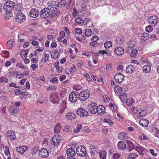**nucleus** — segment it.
Instances as JSON below:
<instances>
[{"label": "nucleus", "instance_id": "obj_1", "mask_svg": "<svg viewBox=\"0 0 159 159\" xmlns=\"http://www.w3.org/2000/svg\"><path fill=\"white\" fill-rule=\"evenodd\" d=\"M14 6V3L11 1L7 2L5 3L4 10L7 12V16L10 17L12 16V13L11 11H13Z\"/></svg>", "mask_w": 159, "mask_h": 159}, {"label": "nucleus", "instance_id": "obj_2", "mask_svg": "<svg viewBox=\"0 0 159 159\" xmlns=\"http://www.w3.org/2000/svg\"><path fill=\"white\" fill-rule=\"evenodd\" d=\"M52 145L55 146H57L60 145L62 142V138L61 136L54 135L50 141Z\"/></svg>", "mask_w": 159, "mask_h": 159}, {"label": "nucleus", "instance_id": "obj_3", "mask_svg": "<svg viewBox=\"0 0 159 159\" xmlns=\"http://www.w3.org/2000/svg\"><path fill=\"white\" fill-rule=\"evenodd\" d=\"M89 96L90 93L89 91L83 90L79 93V98L82 101H85L89 98Z\"/></svg>", "mask_w": 159, "mask_h": 159}, {"label": "nucleus", "instance_id": "obj_4", "mask_svg": "<svg viewBox=\"0 0 159 159\" xmlns=\"http://www.w3.org/2000/svg\"><path fill=\"white\" fill-rule=\"evenodd\" d=\"M76 152L78 155L80 157L85 156L87 154L85 147L82 146H79L77 147Z\"/></svg>", "mask_w": 159, "mask_h": 159}, {"label": "nucleus", "instance_id": "obj_5", "mask_svg": "<svg viewBox=\"0 0 159 159\" xmlns=\"http://www.w3.org/2000/svg\"><path fill=\"white\" fill-rule=\"evenodd\" d=\"M125 142L127 145L126 149L128 152H130L134 149L137 151L139 147L136 146L131 140H126Z\"/></svg>", "mask_w": 159, "mask_h": 159}, {"label": "nucleus", "instance_id": "obj_6", "mask_svg": "<svg viewBox=\"0 0 159 159\" xmlns=\"http://www.w3.org/2000/svg\"><path fill=\"white\" fill-rule=\"evenodd\" d=\"M51 11L49 8H45L42 9L40 13V16L43 18H46L49 16H50Z\"/></svg>", "mask_w": 159, "mask_h": 159}, {"label": "nucleus", "instance_id": "obj_7", "mask_svg": "<svg viewBox=\"0 0 159 159\" xmlns=\"http://www.w3.org/2000/svg\"><path fill=\"white\" fill-rule=\"evenodd\" d=\"M16 14L15 20L17 22L21 23L23 22L26 18L25 15L21 12H16Z\"/></svg>", "mask_w": 159, "mask_h": 159}, {"label": "nucleus", "instance_id": "obj_8", "mask_svg": "<svg viewBox=\"0 0 159 159\" xmlns=\"http://www.w3.org/2000/svg\"><path fill=\"white\" fill-rule=\"evenodd\" d=\"M97 107L96 104L94 102L88 104V109L89 112L91 114H95L97 112Z\"/></svg>", "mask_w": 159, "mask_h": 159}, {"label": "nucleus", "instance_id": "obj_9", "mask_svg": "<svg viewBox=\"0 0 159 159\" xmlns=\"http://www.w3.org/2000/svg\"><path fill=\"white\" fill-rule=\"evenodd\" d=\"M58 94L57 92H53L51 93L49 97V99L51 102L54 104H57L58 103Z\"/></svg>", "mask_w": 159, "mask_h": 159}, {"label": "nucleus", "instance_id": "obj_10", "mask_svg": "<svg viewBox=\"0 0 159 159\" xmlns=\"http://www.w3.org/2000/svg\"><path fill=\"white\" fill-rule=\"evenodd\" d=\"M78 98H79V93L76 91L71 92L69 95V99L71 102L76 101Z\"/></svg>", "mask_w": 159, "mask_h": 159}, {"label": "nucleus", "instance_id": "obj_11", "mask_svg": "<svg viewBox=\"0 0 159 159\" xmlns=\"http://www.w3.org/2000/svg\"><path fill=\"white\" fill-rule=\"evenodd\" d=\"M159 21V18L155 15L150 16L148 19V22L152 26H155Z\"/></svg>", "mask_w": 159, "mask_h": 159}, {"label": "nucleus", "instance_id": "obj_12", "mask_svg": "<svg viewBox=\"0 0 159 159\" xmlns=\"http://www.w3.org/2000/svg\"><path fill=\"white\" fill-rule=\"evenodd\" d=\"M124 75L121 73H118L115 74L114 79L116 82L120 83L124 80Z\"/></svg>", "mask_w": 159, "mask_h": 159}, {"label": "nucleus", "instance_id": "obj_13", "mask_svg": "<svg viewBox=\"0 0 159 159\" xmlns=\"http://www.w3.org/2000/svg\"><path fill=\"white\" fill-rule=\"evenodd\" d=\"M39 155L40 157L42 158H46L48 156L49 152L47 149L43 148L39 151Z\"/></svg>", "mask_w": 159, "mask_h": 159}, {"label": "nucleus", "instance_id": "obj_14", "mask_svg": "<svg viewBox=\"0 0 159 159\" xmlns=\"http://www.w3.org/2000/svg\"><path fill=\"white\" fill-rule=\"evenodd\" d=\"M76 112L78 115L80 117L85 116H88L89 114L87 111L81 107L78 109L76 111Z\"/></svg>", "mask_w": 159, "mask_h": 159}, {"label": "nucleus", "instance_id": "obj_15", "mask_svg": "<svg viewBox=\"0 0 159 159\" xmlns=\"http://www.w3.org/2000/svg\"><path fill=\"white\" fill-rule=\"evenodd\" d=\"M146 111H145L140 109L137 111L136 114V116L135 117L136 119H139L145 116L146 115Z\"/></svg>", "mask_w": 159, "mask_h": 159}, {"label": "nucleus", "instance_id": "obj_16", "mask_svg": "<svg viewBox=\"0 0 159 159\" xmlns=\"http://www.w3.org/2000/svg\"><path fill=\"white\" fill-rule=\"evenodd\" d=\"M48 6V7H50L49 9L50 10H53L55 9H57L59 7L58 5L56 3V2H50L47 4Z\"/></svg>", "mask_w": 159, "mask_h": 159}, {"label": "nucleus", "instance_id": "obj_17", "mask_svg": "<svg viewBox=\"0 0 159 159\" xmlns=\"http://www.w3.org/2000/svg\"><path fill=\"white\" fill-rule=\"evenodd\" d=\"M29 14L31 17L35 18L38 16L39 12L38 10L35 8H33L30 11Z\"/></svg>", "mask_w": 159, "mask_h": 159}, {"label": "nucleus", "instance_id": "obj_18", "mask_svg": "<svg viewBox=\"0 0 159 159\" xmlns=\"http://www.w3.org/2000/svg\"><path fill=\"white\" fill-rule=\"evenodd\" d=\"M19 110L17 107H15V106L10 107L8 108L9 113L13 115L16 114L19 112Z\"/></svg>", "mask_w": 159, "mask_h": 159}, {"label": "nucleus", "instance_id": "obj_19", "mask_svg": "<svg viewBox=\"0 0 159 159\" xmlns=\"http://www.w3.org/2000/svg\"><path fill=\"white\" fill-rule=\"evenodd\" d=\"M114 51L116 55L120 56L122 55L124 53V50L123 48L118 47L115 48Z\"/></svg>", "mask_w": 159, "mask_h": 159}, {"label": "nucleus", "instance_id": "obj_20", "mask_svg": "<svg viewBox=\"0 0 159 159\" xmlns=\"http://www.w3.org/2000/svg\"><path fill=\"white\" fill-rule=\"evenodd\" d=\"M28 149L26 146H22L16 148V150L17 152L20 154H23Z\"/></svg>", "mask_w": 159, "mask_h": 159}, {"label": "nucleus", "instance_id": "obj_21", "mask_svg": "<svg viewBox=\"0 0 159 159\" xmlns=\"http://www.w3.org/2000/svg\"><path fill=\"white\" fill-rule=\"evenodd\" d=\"M97 112L99 115H102L105 112V108L104 106L102 105L99 106L97 108Z\"/></svg>", "mask_w": 159, "mask_h": 159}, {"label": "nucleus", "instance_id": "obj_22", "mask_svg": "<svg viewBox=\"0 0 159 159\" xmlns=\"http://www.w3.org/2000/svg\"><path fill=\"white\" fill-rule=\"evenodd\" d=\"M117 147L119 150H125L126 148V145L125 143L123 141L118 142L117 144Z\"/></svg>", "mask_w": 159, "mask_h": 159}, {"label": "nucleus", "instance_id": "obj_23", "mask_svg": "<svg viewBox=\"0 0 159 159\" xmlns=\"http://www.w3.org/2000/svg\"><path fill=\"white\" fill-rule=\"evenodd\" d=\"M23 9V7L20 3H18L14 5L13 11L16 12H20V11Z\"/></svg>", "mask_w": 159, "mask_h": 159}, {"label": "nucleus", "instance_id": "obj_24", "mask_svg": "<svg viewBox=\"0 0 159 159\" xmlns=\"http://www.w3.org/2000/svg\"><path fill=\"white\" fill-rule=\"evenodd\" d=\"M66 154L69 157H74L75 154V152L72 148H68L66 152Z\"/></svg>", "mask_w": 159, "mask_h": 159}, {"label": "nucleus", "instance_id": "obj_25", "mask_svg": "<svg viewBox=\"0 0 159 159\" xmlns=\"http://www.w3.org/2000/svg\"><path fill=\"white\" fill-rule=\"evenodd\" d=\"M66 117L68 120L71 121L75 119V115L72 112H68L66 114Z\"/></svg>", "mask_w": 159, "mask_h": 159}, {"label": "nucleus", "instance_id": "obj_26", "mask_svg": "<svg viewBox=\"0 0 159 159\" xmlns=\"http://www.w3.org/2000/svg\"><path fill=\"white\" fill-rule=\"evenodd\" d=\"M85 157L87 159H96L97 155L96 153L91 151L89 154H86Z\"/></svg>", "mask_w": 159, "mask_h": 159}, {"label": "nucleus", "instance_id": "obj_27", "mask_svg": "<svg viewBox=\"0 0 159 159\" xmlns=\"http://www.w3.org/2000/svg\"><path fill=\"white\" fill-rule=\"evenodd\" d=\"M7 135L8 138L11 140H14L16 138L15 132L13 131H8Z\"/></svg>", "mask_w": 159, "mask_h": 159}, {"label": "nucleus", "instance_id": "obj_28", "mask_svg": "<svg viewBox=\"0 0 159 159\" xmlns=\"http://www.w3.org/2000/svg\"><path fill=\"white\" fill-rule=\"evenodd\" d=\"M134 66L132 65H129L127 66L126 71L127 73L131 74L134 72Z\"/></svg>", "mask_w": 159, "mask_h": 159}, {"label": "nucleus", "instance_id": "obj_29", "mask_svg": "<svg viewBox=\"0 0 159 159\" xmlns=\"http://www.w3.org/2000/svg\"><path fill=\"white\" fill-rule=\"evenodd\" d=\"M98 154L100 159H106L107 152L105 151H100Z\"/></svg>", "mask_w": 159, "mask_h": 159}, {"label": "nucleus", "instance_id": "obj_30", "mask_svg": "<svg viewBox=\"0 0 159 159\" xmlns=\"http://www.w3.org/2000/svg\"><path fill=\"white\" fill-rule=\"evenodd\" d=\"M135 43L131 41H129L128 42V47L127 48V52H129L130 50H131L134 48Z\"/></svg>", "mask_w": 159, "mask_h": 159}, {"label": "nucleus", "instance_id": "obj_31", "mask_svg": "<svg viewBox=\"0 0 159 159\" xmlns=\"http://www.w3.org/2000/svg\"><path fill=\"white\" fill-rule=\"evenodd\" d=\"M127 53L130 54V56L131 57H135L137 55L138 53V51L136 49H134L131 50H130L129 52H127Z\"/></svg>", "mask_w": 159, "mask_h": 159}, {"label": "nucleus", "instance_id": "obj_32", "mask_svg": "<svg viewBox=\"0 0 159 159\" xmlns=\"http://www.w3.org/2000/svg\"><path fill=\"white\" fill-rule=\"evenodd\" d=\"M148 123V120L145 119H141L139 121L140 125L143 127H147Z\"/></svg>", "mask_w": 159, "mask_h": 159}, {"label": "nucleus", "instance_id": "obj_33", "mask_svg": "<svg viewBox=\"0 0 159 159\" xmlns=\"http://www.w3.org/2000/svg\"><path fill=\"white\" fill-rule=\"evenodd\" d=\"M52 11L51 13L50 17L51 18H53L56 17L60 12L59 10L58 9H55V10H52Z\"/></svg>", "mask_w": 159, "mask_h": 159}, {"label": "nucleus", "instance_id": "obj_34", "mask_svg": "<svg viewBox=\"0 0 159 159\" xmlns=\"http://www.w3.org/2000/svg\"><path fill=\"white\" fill-rule=\"evenodd\" d=\"M59 53L57 50H55L51 52V57L53 59H55L58 57Z\"/></svg>", "mask_w": 159, "mask_h": 159}, {"label": "nucleus", "instance_id": "obj_35", "mask_svg": "<svg viewBox=\"0 0 159 159\" xmlns=\"http://www.w3.org/2000/svg\"><path fill=\"white\" fill-rule=\"evenodd\" d=\"M14 42L15 41L13 39H11L8 41L7 45L9 49H11L14 46Z\"/></svg>", "mask_w": 159, "mask_h": 159}, {"label": "nucleus", "instance_id": "obj_36", "mask_svg": "<svg viewBox=\"0 0 159 159\" xmlns=\"http://www.w3.org/2000/svg\"><path fill=\"white\" fill-rule=\"evenodd\" d=\"M61 126L59 123L57 124L54 128V131L56 133L58 134L60 133L61 129Z\"/></svg>", "mask_w": 159, "mask_h": 159}, {"label": "nucleus", "instance_id": "obj_37", "mask_svg": "<svg viewBox=\"0 0 159 159\" xmlns=\"http://www.w3.org/2000/svg\"><path fill=\"white\" fill-rule=\"evenodd\" d=\"M143 69L144 72L148 73L151 70V66L148 65H146L143 66Z\"/></svg>", "mask_w": 159, "mask_h": 159}, {"label": "nucleus", "instance_id": "obj_38", "mask_svg": "<svg viewBox=\"0 0 159 159\" xmlns=\"http://www.w3.org/2000/svg\"><path fill=\"white\" fill-rule=\"evenodd\" d=\"M149 34L146 33L141 34L142 38L141 39L144 42L149 39Z\"/></svg>", "mask_w": 159, "mask_h": 159}, {"label": "nucleus", "instance_id": "obj_39", "mask_svg": "<svg viewBox=\"0 0 159 159\" xmlns=\"http://www.w3.org/2000/svg\"><path fill=\"white\" fill-rule=\"evenodd\" d=\"M28 95V92H23L21 93L20 97L21 99H25L29 97Z\"/></svg>", "mask_w": 159, "mask_h": 159}, {"label": "nucleus", "instance_id": "obj_40", "mask_svg": "<svg viewBox=\"0 0 159 159\" xmlns=\"http://www.w3.org/2000/svg\"><path fill=\"white\" fill-rule=\"evenodd\" d=\"M114 89L115 93H119L122 91L123 89L118 85H115L114 87Z\"/></svg>", "mask_w": 159, "mask_h": 159}, {"label": "nucleus", "instance_id": "obj_41", "mask_svg": "<svg viewBox=\"0 0 159 159\" xmlns=\"http://www.w3.org/2000/svg\"><path fill=\"white\" fill-rule=\"evenodd\" d=\"M152 132L155 136L159 138V130L155 128H153L152 129Z\"/></svg>", "mask_w": 159, "mask_h": 159}, {"label": "nucleus", "instance_id": "obj_42", "mask_svg": "<svg viewBox=\"0 0 159 159\" xmlns=\"http://www.w3.org/2000/svg\"><path fill=\"white\" fill-rule=\"evenodd\" d=\"M138 156L136 153H131L129 154L127 158V159H134Z\"/></svg>", "mask_w": 159, "mask_h": 159}, {"label": "nucleus", "instance_id": "obj_43", "mask_svg": "<svg viewBox=\"0 0 159 159\" xmlns=\"http://www.w3.org/2000/svg\"><path fill=\"white\" fill-rule=\"evenodd\" d=\"M104 46L105 48H108L112 46V43L111 41H107L104 44Z\"/></svg>", "mask_w": 159, "mask_h": 159}, {"label": "nucleus", "instance_id": "obj_44", "mask_svg": "<svg viewBox=\"0 0 159 159\" xmlns=\"http://www.w3.org/2000/svg\"><path fill=\"white\" fill-rule=\"evenodd\" d=\"M126 98L127 96L124 93H122L120 94V98L122 102H124L125 101Z\"/></svg>", "mask_w": 159, "mask_h": 159}, {"label": "nucleus", "instance_id": "obj_45", "mask_svg": "<svg viewBox=\"0 0 159 159\" xmlns=\"http://www.w3.org/2000/svg\"><path fill=\"white\" fill-rule=\"evenodd\" d=\"M82 125L81 124H78L77 125L76 128L74 129V132L75 133L79 132L81 129L82 128Z\"/></svg>", "mask_w": 159, "mask_h": 159}, {"label": "nucleus", "instance_id": "obj_46", "mask_svg": "<svg viewBox=\"0 0 159 159\" xmlns=\"http://www.w3.org/2000/svg\"><path fill=\"white\" fill-rule=\"evenodd\" d=\"M28 50H27L25 51H22L20 53V55L21 57H24L26 58L27 57V55L28 53Z\"/></svg>", "mask_w": 159, "mask_h": 159}, {"label": "nucleus", "instance_id": "obj_47", "mask_svg": "<svg viewBox=\"0 0 159 159\" xmlns=\"http://www.w3.org/2000/svg\"><path fill=\"white\" fill-rule=\"evenodd\" d=\"M92 34V30L90 29H87L85 32V35L87 37H89Z\"/></svg>", "mask_w": 159, "mask_h": 159}, {"label": "nucleus", "instance_id": "obj_48", "mask_svg": "<svg viewBox=\"0 0 159 159\" xmlns=\"http://www.w3.org/2000/svg\"><path fill=\"white\" fill-rule=\"evenodd\" d=\"M126 134L124 132H120L118 134V137L121 139H125V135Z\"/></svg>", "mask_w": 159, "mask_h": 159}, {"label": "nucleus", "instance_id": "obj_49", "mask_svg": "<svg viewBox=\"0 0 159 159\" xmlns=\"http://www.w3.org/2000/svg\"><path fill=\"white\" fill-rule=\"evenodd\" d=\"M126 102L127 105L129 106H130L134 103V101L133 99L131 98L129 99H128L126 101Z\"/></svg>", "mask_w": 159, "mask_h": 159}, {"label": "nucleus", "instance_id": "obj_50", "mask_svg": "<svg viewBox=\"0 0 159 159\" xmlns=\"http://www.w3.org/2000/svg\"><path fill=\"white\" fill-rule=\"evenodd\" d=\"M153 30V28L151 25H149L146 27V31L148 33L152 32Z\"/></svg>", "mask_w": 159, "mask_h": 159}, {"label": "nucleus", "instance_id": "obj_51", "mask_svg": "<svg viewBox=\"0 0 159 159\" xmlns=\"http://www.w3.org/2000/svg\"><path fill=\"white\" fill-rule=\"evenodd\" d=\"M57 88V87L55 85H51L49 86L47 88V90L48 91L50 90H55Z\"/></svg>", "mask_w": 159, "mask_h": 159}, {"label": "nucleus", "instance_id": "obj_52", "mask_svg": "<svg viewBox=\"0 0 159 159\" xmlns=\"http://www.w3.org/2000/svg\"><path fill=\"white\" fill-rule=\"evenodd\" d=\"M104 121L105 122L108 123V124L110 125H112L114 124L112 120L109 119L104 118Z\"/></svg>", "mask_w": 159, "mask_h": 159}, {"label": "nucleus", "instance_id": "obj_53", "mask_svg": "<svg viewBox=\"0 0 159 159\" xmlns=\"http://www.w3.org/2000/svg\"><path fill=\"white\" fill-rule=\"evenodd\" d=\"M123 39L122 38L119 37L117 38L116 39V42L117 44H121L123 43Z\"/></svg>", "mask_w": 159, "mask_h": 159}, {"label": "nucleus", "instance_id": "obj_54", "mask_svg": "<svg viewBox=\"0 0 159 159\" xmlns=\"http://www.w3.org/2000/svg\"><path fill=\"white\" fill-rule=\"evenodd\" d=\"M39 150L38 147L37 146H35L32 150L31 154L33 155L36 153Z\"/></svg>", "mask_w": 159, "mask_h": 159}, {"label": "nucleus", "instance_id": "obj_55", "mask_svg": "<svg viewBox=\"0 0 159 159\" xmlns=\"http://www.w3.org/2000/svg\"><path fill=\"white\" fill-rule=\"evenodd\" d=\"M0 81L1 83H2L4 81L6 83H7L8 81V79L5 77H2L0 78Z\"/></svg>", "mask_w": 159, "mask_h": 159}, {"label": "nucleus", "instance_id": "obj_56", "mask_svg": "<svg viewBox=\"0 0 159 159\" xmlns=\"http://www.w3.org/2000/svg\"><path fill=\"white\" fill-rule=\"evenodd\" d=\"M75 21L78 23H83V19L80 17H78L75 19Z\"/></svg>", "mask_w": 159, "mask_h": 159}, {"label": "nucleus", "instance_id": "obj_57", "mask_svg": "<svg viewBox=\"0 0 159 159\" xmlns=\"http://www.w3.org/2000/svg\"><path fill=\"white\" fill-rule=\"evenodd\" d=\"M44 61L45 62L48 61L49 58V55L48 54L44 53Z\"/></svg>", "mask_w": 159, "mask_h": 159}, {"label": "nucleus", "instance_id": "obj_58", "mask_svg": "<svg viewBox=\"0 0 159 159\" xmlns=\"http://www.w3.org/2000/svg\"><path fill=\"white\" fill-rule=\"evenodd\" d=\"M58 80L57 78L56 77L52 78L50 80V82H51L54 84H57L58 82Z\"/></svg>", "mask_w": 159, "mask_h": 159}, {"label": "nucleus", "instance_id": "obj_59", "mask_svg": "<svg viewBox=\"0 0 159 159\" xmlns=\"http://www.w3.org/2000/svg\"><path fill=\"white\" fill-rule=\"evenodd\" d=\"M16 66H18L20 68H22L24 70H25L27 69V67L26 66H24L21 63H18L17 64Z\"/></svg>", "mask_w": 159, "mask_h": 159}, {"label": "nucleus", "instance_id": "obj_60", "mask_svg": "<svg viewBox=\"0 0 159 159\" xmlns=\"http://www.w3.org/2000/svg\"><path fill=\"white\" fill-rule=\"evenodd\" d=\"M75 32L77 34H82V30L79 28H76L75 30Z\"/></svg>", "mask_w": 159, "mask_h": 159}, {"label": "nucleus", "instance_id": "obj_61", "mask_svg": "<svg viewBox=\"0 0 159 159\" xmlns=\"http://www.w3.org/2000/svg\"><path fill=\"white\" fill-rule=\"evenodd\" d=\"M90 21L91 20L90 19L87 18L83 20V23L84 25H87L89 23H90Z\"/></svg>", "mask_w": 159, "mask_h": 159}, {"label": "nucleus", "instance_id": "obj_62", "mask_svg": "<svg viewBox=\"0 0 159 159\" xmlns=\"http://www.w3.org/2000/svg\"><path fill=\"white\" fill-rule=\"evenodd\" d=\"M120 157V155L119 153H114L112 157L113 159H118Z\"/></svg>", "mask_w": 159, "mask_h": 159}, {"label": "nucleus", "instance_id": "obj_63", "mask_svg": "<svg viewBox=\"0 0 159 159\" xmlns=\"http://www.w3.org/2000/svg\"><path fill=\"white\" fill-rule=\"evenodd\" d=\"M9 86L11 87H14L16 88H18L19 86H17L16 85V84L14 82H11L9 84Z\"/></svg>", "mask_w": 159, "mask_h": 159}, {"label": "nucleus", "instance_id": "obj_64", "mask_svg": "<svg viewBox=\"0 0 159 159\" xmlns=\"http://www.w3.org/2000/svg\"><path fill=\"white\" fill-rule=\"evenodd\" d=\"M99 39V38L98 37L95 36L93 37L91 39V41L92 42H97V41Z\"/></svg>", "mask_w": 159, "mask_h": 159}]
</instances>
